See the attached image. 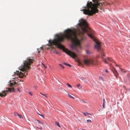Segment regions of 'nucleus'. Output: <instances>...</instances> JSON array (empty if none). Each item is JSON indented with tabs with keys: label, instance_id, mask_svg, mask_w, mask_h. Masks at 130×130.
I'll list each match as a JSON object with an SVG mask.
<instances>
[{
	"label": "nucleus",
	"instance_id": "nucleus-1",
	"mask_svg": "<svg viewBox=\"0 0 130 130\" xmlns=\"http://www.w3.org/2000/svg\"><path fill=\"white\" fill-rule=\"evenodd\" d=\"M79 22L78 24L81 28V30L79 31L77 36L75 30L68 28L64 30V34H57L56 35V39L53 40L48 41L50 48L51 49L53 48L54 46L57 45L58 47L62 49L67 54L73 58H75L77 57L76 54L65 48L60 43L63 41L64 38L70 40L72 42L71 46L72 49L77 52H78V49L81 48L80 41L85 39L84 33L86 32L88 33V35L96 43L94 46V48L98 51L101 52L102 61L106 63H108V61L105 58V56L104 54L103 50L101 48L100 42L94 38L92 35L93 31L89 27L88 24L85 20L81 19Z\"/></svg>",
	"mask_w": 130,
	"mask_h": 130
},
{
	"label": "nucleus",
	"instance_id": "nucleus-2",
	"mask_svg": "<svg viewBox=\"0 0 130 130\" xmlns=\"http://www.w3.org/2000/svg\"><path fill=\"white\" fill-rule=\"evenodd\" d=\"M34 60L31 59L29 57H27L26 60L24 61L23 66L20 67L19 69L21 71H16L15 72H14V74H17L18 75L19 77L22 78L23 76H26V75H27V73L26 72V74H25L24 72H28L27 71L31 69L30 66Z\"/></svg>",
	"mask_w": 130,
	"mask_h": 130
},
{
	"label": "nucleus",
	"instance_id": "nucleus-3",
	"mask_svg": "<svg viewBox=\"0 0 130 130\" xmlns=\"http://www.w3.org/2000/svg\"><path fill=\"white\" fill-rule=\"evenodd\" d=\"M93 1L94 3H96L94 0H93ZM102 5V4L99 3L97 1L96 3L93 4L91 2H88L87 4L88 9H83L82 10L83 11L84 14L89 15H92L93 14L98 12V10L97 8L98 6H101Z\"/></svg>",
	"mask_w": 130,
	"mask_h": 130
},
{
	"label": "nucleus",
	"instance_id": "nucleus-4",
	"mask_svg": "<svg viewBox=\"0 0 130 130\" xmlns=\"http://www.w3.org/2000/svg\"><path fill=\"white\" fill-rule=\"evenodd\" d=\"M84 62L85 64L87 65L90 64L92 66H96L98 64V61L96 60L91 58L85 59Z\"/></svg>",
	"mask_w": 130,
	"mask_h": 130
},
{
	"label": "nucleus",
	"instance_id": "nucleus-5",
	"mask_svg": "<svg viewBox=\"0 0 130 130\" xmlns=\"http://www.w3.org/2000/svg\"><path fill=\"white\" fill-rule=\"evenodd\" d=\"M14 87L12 88H8L6 90L3 91L1 92H0V96L1 97L5 96L8 93V92H12L14 91Z\"/></svg>",
	"mask_w": 130,
	"mask_h": 130
},
{
	"label": "nucleus",
	"instance_id": "nucleus-6",
	"mask_svg": "<svg viewBox=\"0 0 130 130\" xmlns=\"http://www.w3.org/2000/svg\"><path fill=\"white\" fill-rule=\"evenodd\" d=\"M112 70L115 76L117 77H118V76L119 75L118 73L117 72V70L115 68L113 67L112 69Z\"/></svg>",
	"mask_w": 130,
	"mask_h": 130
},
{
	"label": "nucleus",
	"instance_id": "nucleus-7",
	"mask_svg": "<svg viewBox=\"0 0 130 130\" xmlns=\"http://www.w3.org/2000/svg\"><path fill=\"white\" fill-rule=\"evenodd\" d=\"M16 84V82L14 81H13V82H10V86L12 87L13 86L14 87L15 86V84Z\"/></svg>",
	"mask_w": 130,
	"mask_h": 130
},
{
	"label": "nucleus",
	"instance_id": "nucleus-8",
	"mask_svg": "<svg viewBox=\"0 0 130 130\" xmlns=\"http://www.w3.org/2000/svg\"><path fill=\"white\" fill-rule=\"evenodd\" d=\"M119 69H120L121 72L122 73H125L126 72H127L126 70L121 68H119Z\"/></svg>",
	"mask_w": 130,
	"mask_h": 130
},
{
	"label": "nucleus",
	"instance_id": "nucleus-9",
	"mask_svg": "<svg viewBox=\"0 0 130 130\" xmlns=\"http://www.w3.org/2000/svg\"><path fill=\"white\" fill-rule=\"evenodd\" d=\"M43 50V47H41L39 48H37V50L38 51V53H39L40 52V50Z\"/></svg>",
	"mask_w": 130,
	"mask_h": 130
},
{
	"label": "nucleus",
	"instance_id": "nucleus-10",
	"mask_svg": "<svg viewBox=\"0 0 130 130\" xmlns=\"http://www.w3.org/2000/svg\"><path fill=\"white\" fill-rule=\"evenodd\" d=\"M79 101L80 102L83 103H84L87 104V102L84 100L80 99L79 100Z\"/></svg>",
	"mask_w": 130,
	"mask_h": 130
},
{
	"label": "nucleus",
	"instance_id": "nucleus-11",
	"mask_svg": "<svg viewBox=\"0 0 130 130\" xmlns=\"http://www.w3.org/2000/svg\"><path fill=\"white\" fill-rule=\"evenodd\" d=\"M76 86L79 89H81L82 88L81 86H80V85L79 84H77Z\"/></svg>",
	"mask_w": 130,
	"mask_h": 130
},
{
	"label": "nucleus",
	"instance_id": "nucleus-12",
	"mask_svg": "<svg viewBox=\"0 0 130 130\" xmlns=\"http://www.w3.org/2000/svg\"><path fill=\"white\" fill-rule=\"evenodd\" d=\"M63 64L65 65L66 66H68L69 67H71V65L68 64V63H65V62H64L63 63Z\"/></svg>",
	"mask_w": 130,
	"mask_h": 130
},
{
	"label": "nucleus",
	"instance_id": "nucleus-13",
	"mask_svg": "<svg viewBox=\"0 0 130 130\" xmlns=\"http://www.w3.org/2000/svg\"><path fill=\"white\" fill-rule=\"evenodd\" d=\"M107 59L108 61H109L112 62V61H113V60L111 58H110L108 57L107 58Z\"/></svg>",
	"mask_w": 130,
	"mask_h": 130
},
{
	"label": "nucleus",
	"instance_id": "nucleus-14",
	"mask_svg": "<svg viewBox=\"0 0 130 130\" xmlns=\"http://www.w3.org/2000/svg\"><path fill=\"white\" fill-rule=\"evenodd\" d=\"M40 93L41 94H42V95L45 96L46 98H48V97L47 96V94H43L42 93H41V92H40Z\"/></svg>",
	"mask_w": 130,
	"mask_h": 130
},
{
	"label": "nucleus",
	"instance_id": "nucleus-15",
	"mask_svg": "<svg viewBox=\"0 0 130 130\" xmlns=\"http://www.w3.org/2000/svg\"><path fill=\"white\" fill-rule=\"evenodd\" d=\"M40 93L41 94H42V95L45 96L46 98H48V97L47 96V94H43L42 93H41V92H40Z\"/></svg>",
	"mask_w": 130,
	"mask_h": 130
},
{
	"label": "nucleus",
	"instance_id": "nucleus-16",
	"mask_svg": "<svg viewBox=\"0 0 130 130\" xmlns=\"http://www.w3.org/2000/svg\"><path fill=\"white\" fill-rule=\"evenodd\" d=\"M56 124L59 127H60V124H59V123L58 122H56Z\"/></svg>",
	"mask_w": 130,
	"mask_h": 130
},
{
	"label": "nucleus",
	"instance_id": "nucleus-17",
	"mask_svg": "<svg viewBox=\"0 0 130 130\" xmlns=\"http://www.w3.org/2000/svg\"><path fill=\"white\" fill-rule=\"evenodd\" d=\"M68 96L70 98L73 99H74L75 98L73 97L71 95H70L69 94H68Z\"/></svg>",
	"mask_w": 130,
	"mask_h": 130
},
{
	"label": "nucleus",
	"instance_id": "nucleus-18",
	"mask_svg": "<svg viewBox=\"0 0 130 130\" xmlns=\"http://www.w3.org/2000/svg\"><path fill=\"white\" fill-rule=\"evenodd\" d=\"M14 115L15 116H17L19 115V114L17 112H15L14 113Z\"/></svg>",
	"mask_w": 130,
	"mask_h": 130
},
{
	"label": "nucleus",
	"instance_id": "nucleus-19",
	"mask_svg": "<svg viewBox=\"0 0 130 130\" xmlns=\"http://www.w3.org/2000/svg\"><path fill=\"white\" fill-rule=\"evenodd\" d=\"M83 113L85 115V116H86L87 114L91 115L90 113L87 112L86 113L84 112H83Z\"/></svg>",
	"mask_w": 130,
	"mask_h": 130
},
{
	"label": "nucleus",
	"instance_id": "nucleus-20",
	"mask_svg": "<svg viewBox=\"0 0 130 130\" xmlns=\"http://www.w3.org/2000/svg\"><path fill=\"white\" fill-rule=\"evenodd\" d=\"M99 78L101 80H102L103 81H104V80L103 78V77H101L100 76L99 77Z\"/></svg>",
	"mask_w": 130,
	"mask_h": 130
},
{
	"label": "nucleus",
	"instance_id": "nucleus-21",
	"mask_svg": "<svg viewBox=\"0 0 130 130\" xmlns=\"http://www.w3.org/2000/svg\"><path fill=\"white\" fill-rule=\"evenodd\" d=\"M67 85L69 87L71 88H72V86L69 84L67 83Z\"/></svg>",
	"mask_w": 130,
	"mask_h": 130
},
{
	"label": "nucleus",
	"instance_id": "nucleus-22",
	"mask_svg": "<svg viewBox=\"0 0 130 130\" xmlns=\"http://www.w3.org/2000/svg\"><path fill=\"white\" fill-rule=\"evenodd\" d=\"M59 65L60 66H61L63 69H64V66L62 65L61 64H59Z\"/></svg>",
	"mask_w": 130,
	"mask_h": 130
},
{
	"label": "nucleus",
	"instance_id": "nucleus-23",
	"mask_svg": "<svg viewBox=\"0 0 130 130\" xmlns=\"http://www.w3.org/2000/svg\"><path fill=\"white\" fill-rule=\"evenodd\" d=\"M18 116H19V117H20V118H22V119L23 118L22 116L21 115H19Z\"/></svg>",
	"mask_w": 130,
	"mask_h": 130
},
{
	"label": "nucleus",
	"instance_id": "nucleus-24",
	"mask_svg": "<svg viewBox=\"0 0 130 130\" xmlns=\"http://www.w3.org/2000/svg\"><path fill=\"white\" fill-rule=\"evenodd\" d=\"M28 93L31 96H32V93L31 91L29 92H28Z\"/></svg>",
	"mask_w": 130,
	"mask_h": 130
},
{
	"label": "nucleus",
	"instance_id": "nucleus-25",
	"mask_svg": "<svg viewBox=\"0 0 130 130\" xmlns=\"http://www.w3.org/2000/svg\"><path fill=\"white\" fill-rule=\"evenodd\" d=\"M86 53L88 54H90V52L89 51H88V50L86 51Z\"/></svg>",
	"mask_w": 130,
	"mask_h": 130
},
{
	"label": "nucleus",
	"instance_id": "nucleus-26",
	"mask_svg": "<svg viewBox=\"0 0 130 130\" xmlns=\"http://www.w3.org/2000/svg\"><path fill=\"white\" fill-rule=\"evenodd\" d=\"M42 64L45 68H47L46 67L44 64L42 63Z\"/></svg>",
	"mask_w": 130,
	"mask_h": 130
},
{
	"label": "nucleus",
	"instance_id": "nucleus-27",
	"mask_svg": "<svg viewBox=\"0 0 130 130\" xmlns=\"http://www.w3.org/2000/svg\"><path fill=\"white\" fill-rule=\"evenodd\" d=\"M87 122H90L91 123V120H87Z\"/></svg>",
	"mask_w": 130,
	"mask_h": 130
},
{
	"label": "nucleus",
	"instance_id": "nucleus-28",
	"mask_svg": "<svg viewBox=\"0 0 130 130\" xmlns=\"http://www.w3.org/2000/svg\"><path fill=\"white\" fill-rule=\"evenodd\" d=\"M37 121L39 123H40V124H43V123L42 122H41V121H38V120H37Z\"/></svg>",
	"mask_w": 130,
	"mask_h": 130
},
{
	"label": "nucleus",
	"instance_id": "nucleus-29",
	"mask_svg": "<svg viewBox=\"0 0 130 130\" xmlns=\"http://www.w3.org/2000/svg\"><path fill=\"white\" fill-rule=\"evenodd\" d=\"M103 108H105V103H103Z\"/></svg>",
	"mask_w": 130,
	"mask_h": 130
},
{
	"label": "nucleus",
	"instance_id": "nucleus-30",
	"mask_svg": "<svg viewBox=\"0 0 130 130\" xmlns=\"http://www.w3.org/2000/svg\"><path fill=\"white\" fill-rule=\"evenodd\" d=\"M37 127L38 128V129H42V127L41 126H39V127Z\"/></svg>",
	"mask_w": 130,
	"mask_h": 130
},
{
	"label": "nucleus",
	"instance_id": "nucleus-31",
	"mask_svg": "<svg viewBox=\"0 0 130 130\" xmlns=\"http://www.w3.org/2000/svg\"><path fill=\"white\" fill-rule=\"evenodd\" d=\"M54 53H55L56 54H57L58 53V52L57 51H54Z\"/></svg>",
	"mask_w": 130,
	"mask_h": 130
},
{
	"label": "nucleus",
	"instance_id": "nucleus-32",
	"mask_svg": "<svg viewBox=\"0 0 130 130\" xmlns=\"http://www.w3.org/2000/svg\"><path fill=\"white\" fill-rule=\"evenodd\" d=\"M38 114L39 115H40V116H42V117H43V118H44V116H43L42 115L40 114V113H38Z\"/></svg>",
	"mask_w": 130,
	"mask_h": 130
},
{
	"label": "nucleus",
	"instance_id": "nucleus-33",
	"mask_svg": "<svg viewBox=\"0 0 130 130\" xmlns=\"http://www.w3.org/2000/svg\"><path fill=\"white\" fill-rule=\"evenodd\" d=\"M105 72L107 73H108V71L107 70H105Z\"/></svg>",
	"mask_w": 130,
	"mask_h": 130
},
{
	"label": "nucleus",
	"instance_id": "nucleus-34",
	"mask_svg": "<svg viewBox=\"0 0 130 130\" xmlns=\"http://www.w3.org/2000/svg\"><path fill=\"white\" fill-rule=\"evenodd\" d=\"M105 99H103V103H105Z\"/></svg>",
	"mask_w": 130,
	"mask_h": 130
},
{
	"label": "nucleus",
	"instance_id": "nucleus-35",
	"mask_svg": "<svg viewBox=\"0 0 130 130\" xmlns=\"http://www.w3.org/2000/svg\"><path fill=\"white\" fill-rule=\"evenodd\" d=\"M18 90V91L20 92V90H19V88H18V89H17Z\"/></svg>",
	"mask_w": 130,
	"mask_h": 130
},
{
	"label": "nucleus",
	"instance_id": "nucleus-36",
	"mask_svg": "<svg viewBox=\"0 0 130 130\" xmlns=\"http://www.w3.org/2000/svg\"><path fill=\"white\" fill-rule=\"evenodd\" d=\"M78 63H79L80 64H81V63H80V62L79 61H78Z\"/></svg>",
	"mask_w": 130,
	"mask_h": 130
},
{
	"label": "nucleus",
	"instance_id": "nucleus-37",
	"mask_svg": "<svg viewBox=\"0 0 130 130\" xmlns=\"http://www.w3.org/2000/svg\"><path fill=\"white\" fill-rule=\"evenodd\" d=\"M116 66H119L117 65V64H116Z\"/></svg>",
	"mask_w": 130,
	"mask_h": 130
},
{
	"label": "nucleus",
	"instance_id": "nucleus-38",
	"mask_svg": "<svg viewBox=\"0 0 130 130\" xmlns=\"http://www.w3.org/2000/svg\"><path fill=\"white\" fill-rule=\"evenodd\" d=\"M129 91H130V88H129Z\"/></svg>",
	"mask_w": 130,
	"mask_h": 130
}]
</instances>
